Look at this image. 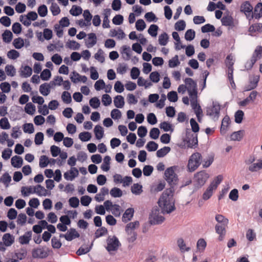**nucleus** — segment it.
Masks as SVG:
<instances>
[{
  "label": "nucleus",
  "instance_id": "obj_1",
  "mask_svg": "<svg viewBox=\"0 0 262 262\" xmlns=\"http://www.w3.org/2000/svg\"><path fill=\"white\" fill-rule=\"evenodd\" d=\"M174 190L171 187L166 189L160 196L158 205L163 213H170L175 209V200L173 197Z\"/></svg>",
  "mask_w": 262,
  "mask_h": 262
},
{
  "label": "nucleus",
  "instance_id": "obj_2",
  "mask_svg": "<svg viewBox=\"0 0 262 262\" xmlns=\"http://www.w3.org/2000/svg\"><path fill=\"white\" fill-rule=\"evenodd\" d=\"M121 245V243L116 236H110L106 239L105 248L110 255H114L118 251Z\"/></svg>",
  "mask_w": 262,
  "mask_h": 262
},
{
  "label": "nucleus",
  "instance_id": "obj_3",
  "mask_svg": "<svg viewBox=\"0 0 262 262\" xmlns=\"http://www.w3.org/2000/svg\"><path fill=\"white\" fill-rule=\"evenodd\" d=\"M255 161V158L254 156H250L245 161L247 170L251 172L262 169V159H259L256 162Z\"/></svg>",
  "mask_w": 262,
  "mask_h": 262
},
{
  "label": "nucleus",
  "instance_id": "obj_4",
  "mask_svg": "<svg viewBox=\"0 0 262 262\" xmlns=\"http://www.w3.org/2000/svg\"><path fill=\"white\" fill-rule=\"evenodd\" d=\"M162 210H160L157 207L154 208L150 214L149 217V222L150 224L157 225L161 224L165 220L164 217L163 216Z\"/></svg>",
  "mask_w": 262,
  "mask_h": 262
},
{
  "label": "nucleus",
  "instance_id": "obj_5",
  "mask_svg": "<svg viewBox=\"0 0 262 262\" xmlns=\"http://www.w3.org/2000/svg\"><path fill=\"white\" fill-rule=\"evenodd\" d=\"M222 180L223 177L220 175L214 179L203 194V199L204 200H207L211 196L213 191L216 189L218 185L221 182Z\"/></svg>",
  "mask_w": 262,
  "mask_h": 262
},
{
  "label": "nucleus",
  "instance_id": "obj_6",
  "mask_svg": "<svg viewBox=\"0 0 262 262\" xmlns=\"http://www.w3.org/2000/svg\"><path fill=\"white\" fill-rule=\"evenodd\" d=\"M202 161L201 155L199 152L193 154L189 158L187 167L189 171L192 172L196 170L200 165Z\"/></svg>",
  "mask_w": 262,
  "mask_h": 262
},
{
  "label": "nucleus",
  "instance_id": "obj_7",
  "mask_svg": "<svg viewBox=\"0 0 262 262\" xmlns=\"http://www.w3.org/2000/svg\"><path fill=\"white\" fill-rule=\"evenodd\" d=\"M177 167L172 166L167 168L164 173L165 179L170 185H176L178 182V177L176 173Z\"/></svg>",
  "mask_w": 262,
  "mask_h": 262
},
{
  "label": "nucleus",
  "instance_id": "obj_8",
  "mask_svg": "<svg viewBox=\"0 0 262 262\" xmlns=\"http://www.w3.org/2000/svg\"><path fill=\"white\" fill-rule=\"evenodd\" d=\"M234 59L233 56L230 54L228 55L225 60V64L226 67L228 68L227 73L228 79L230 81L231 86L232 88H235V84L233 81V67Z\"/></svg>",
  "mask_w": 262,
  "mask_h": 262
},
{
  "label": "nucleus",
  "instance_id": "obj_9",
  "mask_svg": "<svg viewBox=\"0 0 262 262\" xmlns=\"http://www.w3.org/2000/svg\"><path fill=\"white\" fill-rule=\"evenodd\" d=\"M184 81L190 99L198 98L196 83L190 78H186Z\"/></svg>",
  "mask_w": 262,
  "mask_h": 262
},
{
  "label": "nucleus",
  "instance_id": "obj_10",
  "mask_svg": "<svg viewBox=\"0 0 262 262\" xmlns=\"http://www.w3.org/2000/svg\"><path fill=\"white\" fill-rule=\"evenodd\" d=\"M262 57V47L258 46L255 48L252 56L249 61L245 64V68L247 70H250L256 61Z\"/></svg>",
  "mask_w": 262,
  "mask_h": 262
},
{
  "label": "nucleus",
  "instance_id": "obj_11",
  "mask_svg": "<svg viewBox=\"0 0 262 262\" xmlns=\"http://www.w3.org/2000/svg\"><path fill=\"white\" fill-rule=\"evenodd\" d=\"M50 253V249L46 247H39L32 251V256L34 258H45Z\"/></svg>",
  "mask_w": 262,
  "mask_h": 262
},
{
  "label": "nucleus",
  "instance_id": "obj_12",
  "mask_svg": "<svg viewBox=\"0 0 262 262\" xmlns=\"http://www.w3.org/2000/svg\"><path fill=\"white\" fill-rule=\"evenodd\" d=\"M190 104L192 109L193 110L199 122H201L203 117V111L201 106L198 103V98L190 99Z\"/></svg>",
  "mask_w": 262,
  "mask_h": 262
},
{
  "label": "nucleus",
  "instance_id": "obj_13",
  "mask_svg": "<svg viewBox=\"0 0 262 262\" xmlns=\"http://www.w3.org/2000/svg\"><path fill=\"white\" fill-rule=\"evenodd\" d=\"M190 104L192 109L193 110L199 122H201L203 117V111L201 106L198 103V98L190 99Z\"/></svg>",
  "mask_w": 262,
  "mask_h": 262
},
{
  "label": "nucleus",
  "instance_id": "obj_14",
  "mask_svg": "<svg viewBox=\"0 0 262 262\" xmlns=\"http://www.w3.org/2000/svg\"><path fill=\"white\" fill-rule=\"evenodd\" d=\"M259 78L260 76L259 75L254 74L250 75L249 77V83L245 86V91H249L256 88L257 86Z\"/></svg>",
  "mask_w": 262,
  "mask_h": 262
},
{
  "label": "nucleus",
  "instance_id": "obj_15",
  "mask_svg": "<svg viewBox=\"0 0 262 262\" xmlns=\"http://www.w3.org/2000/svg\"><path fill=\"white\" fill-rule=\"evenodd\" d=\"M220 108V104L216 102H213L212 105L207 107L206 111L207 115L213 118H218Z\"/></svg>",
  "mask_w": 262,
  "mask_h": 262
},
{
  "label": "nucleus",
  "instance_id": "obj_16",
  "mask_svg": "<svg viewBox=\"0 0 262 262\" xmlns=\"http://www.w3.org/2000/svg\"><path fill=\"white\" fill-rule=\"evenodd\" d=\"M253 7L248 2H244L241 6V11L244 12L249 20L253 18Z\"/></svg>",
  "mask_w": 262,
  "mask_h": 262
},
{
  "label": "nucleus",
  "instance_id": "obj_17",
  "mask_svg": "<svg viewBox=\"0 0 262 262\" xmlns=\"http://www.w3.org/2000/svg\"><path fill=\"white\" fill-rule=\"evenodd\" d=\"M209 178L208 173L204 171H200L197 173L194 177V180L198 186L203 185Z\"/></svg>",
  "mask_w": 262,
  "mask_h": 262
},
{
  "label": "nucleus",
  "instance_id": "obj_18",
  "mask_svg": "<svg viewBox=\"0 0 262 262\" xmlns=\"http://www.w3.org/2000/svg\"><path fill=\"white\" fill-rule=\"evenodd\" d=\"M78 174L79 171L78 169L76 167H71L69 171L64 173L63 176L66 180L73 181L78 176Z\"/></svg>",
  "mask_w": 262,
  "mask_h": 262
},
{
  "label": "nucleus",
  "instance_id": "obj_19",
  "mask_svg": "<svg viewBox=\"0 0 262 262\" xmlns=\"http://www.w3.org/2000/svg\"><path fill=\"white\" fill-rule=\"evenodd\" d=\"M80 236L78 232L75 229H70L65 234H60V237H64L66 240L71 241L73 239L79 237Z\"/></svg>",
  "mask_w": 262,
  "mask_h": 262
},
{
  "label": "nucleus",
  "instance_id": "obj_20",
  "mask_svg": "<svg viewBox=\"0 0 262 262\" xmlns=\"http://www.w3.org/2000/svg\"><path fill=\"white\" fill-rule=\"evenodd\" d=\"M34 193L39 196H50L51 195V192L49 191L40 185H37L34 186Z\"/></svg>",
  "mask_w": 262,
  "mask_h": 262
},
{
  "label": "nucleus",
  "instance_id": "obj_21",
  "mask_svg": "<svg viewBox=\"0 0 262 262\" xmlns=\"http://www.w3.org/2000/svg\"><path fill=\"white\" fill-rule=\"evenodd\" d=\"M70 78L73 83L82 82L85 83L88 80L85 76H81L76 72H73L70 75Z\"/></svg>",
  "mask_w": 262,
  "mask_h": 262
},
{
  "label": "nucleus",
  "instance_id": "obj_22",
  "mask_svg": "<svg viewBox=\"0 0 262 262\" xmlns=\"http://www.w3.org/2000/svg\"><path fill=\"white\" fill-rule=\"evenodd\" d=\"M227 225H220L217 224L215 226L216 232L219 234V240L222 241L223 240L226 234V227Z\"/></svg>",
  "mask_w": 262,
  "mask_h": 262
},
{
  "label": "nucleus",
  "instance_id": "obj_23",
  "mask_svg": "<svg viewBox=\"0 0 262 262\" xmlns=\"http://www.w3.org/2000/svg\"><path fill=\"white\" fill-rule=\"evenodd\" d=\"M32 69L30 67L28 66L21 67L20 69L19 75L22 77H29L32 75Z\"/></svg>",
  "mask_w": 262,
  "mask_h": 262
},
{
  "label": "nucleus",
  "instance_id": "obj_24",
  "mask_svg": "<svg viewBox=\"0 0 262 262\" xmlns=\"http://www.w3.org/2000/svg\"><path fill=\"white\" fill-rule=\"evenodd\" d=\"M97 42V37L95 33H91L88 34V38L85 41V44L88 48H92Z\"/></svg>",
  "mask_w": 262,
  "mask_h": 262
},
{
  "label": "nucleus",
  "instance_id": "obj_25",
  "mask_svg": "<svg viewBox=\"0 0 262 262\" xmlns=\"http://www.w3.org/2000/svg\"><path fill=\"white\" fill-rule=\"evenodd\" d=\"M110 36L111 37H116L119 39H122L125 37V34L120 29L118 30L112 29L110 31Z\"/></svg>",
  "mask_w": 262,
  "mask_h": 262
},
{
  "label": "nucleus",
  "instance_id": "obj_26",
  "mask_svg": "<svg viewBox=\"0 0 262 262\" xmlns=\"http://www.w3.org/2000/svg\"><path fill=\"white\" fill-rule=\"evenodd\" d=\"M11 165L15 168H20L23 164V158L18 156H15L11 158Z\"/></svg>",
  "mask_w": 262,
  "mask_h": 262
},
{
  "label": "nucleus",
  "instance_id": "obj_27",
  "mask_svg": "<svg viewBox=\"0 0 262 262\" xmlns=\"http://www.w3.org/2000/svg\"><path fill=\"white\" fill-rule=\"evenodd\" d=\"M32 237V232L31 231H28L26 232L23 235L20 236L19 238L18 241L20 244L24 245V244H28L30 241Z\"/></svg>",
  "mask_w": 262,
  "mask_h": 262
},
{
  "label": "nucleus",
  "instance_id": "obj_28",
  "mask_svg": "<svg viewBox=\"0 0 262 262\" xmlns=\"http://www.w3.org/2000/svg\"><path fill=\"white\" fill-rule=\"evenodd\" d=\"M51 88L50 84L45 83L39 86V92L43 96H47L50 93Z\"/></svg>",
  "mask_w": 262,
  "mask_h": 262
},
{
  "label": "nucleus",
  "instance_id": "obj_29",
  "mask_svg": "<svg viewBox=\"0 0 262 262\" xmlns=\"http://www.w3.org/2000/svg\"><path fill=\"white\" fill-rule=\"evenodd\" d=\"M3 241L6 246H10L14 242V237L9 233H6L3 236Z\"/></svg>",
  "mask_w": 262,
  "mask_h": 262
},
{
  "label": "nucleus",
  "instance_id": "obj_30",
  "mask_svg": "<svg viewBox=\"0 0 262 262\" xmlns=\"http://www.w3.org/2000/svg\"><path fill=\"white\" fill-rule=\"evenodd\" d=\"M114 103L117 108H122L125 104L124 99L121 95H117L114 98Z\"/></svg>",
  "mask_w": 262,
  "mask_h": 262
},
{
  "label": "nucleus",
  "instance_id": "obj_31",
  "mask_svg": "<svg viewBox=\"0 0 262 262\" xmlns=\"http://www.w3.org/2000/svg\"><path fill=\"white\" fill-rule=\"evenodd\" d=\"M139 226V222L138 221L130 222L126 226L125 231L127 233H130V232H135L134 230L138 228Z\"/></svg>",
  "mask_w": 262,
  "mask_h": 262
},
{
  "label": "nucleus",
  "instance_id": "obj_32",
  "mask_svg": "<svg viewBox=\"0 0 262 262\" xmlns=\"http://www.w3.org/2000/svg\"><path fill=\"white\" fill-rule=\"evenodd\" d=\"M134 212V209L132 208H128L126 209L124 213L123 214V222H127L130 221L133 216Z\"/></svg>",
  "mask_w": 262,
  "mask_h": 262
},
{
  "label": "nucleus",
  "instance_id": "obj_33",
  "mask_svg": "<svg viewBox=\"0 0 262 262\" xmlns=\"http://www.w3.org/2000/svg\"><path fill=\"white\" fill-rule=\"evenodd\" d=\"M130 53L131 50L129 47L125 45L122 47L121 54L124 59L129 60L131 56Z\"/></svg>",
  "mask_w": 262,
  "mask_h": 262
},
{
  "label": "nucleus",
  "instance_id": "obj_34",
  "mask_svg": "<svg viewBox=\"0 0 262 262\" xmlns=\"http://www.w3.org/2000/svg\"><path fill=\"white\" fill-rule=\"evenodd\" d=\"M111 157L106 156L103 159V162L101 166V168L105 171H107L110 169Z\"/></svg>",
  "mask_w": 262,
  "mask_h": 262
},
{
  "label": "nucleus",
  "instance_id": "obj_35",
  "mask_svg": "<svg viewBox=\"0 0 262 262\" xmlns=\"http://www.w3.org/2000/svg\"><path fill=\"white\" fill-rule=\"evenodd\" d=\"M94 132L97 139L100 140L103 138L104 131L102 126L100 125H96L94 128Z\"/></svg>",
  "mask_w": 262,
  "mask_h": 262
},
{
  "label": "nucleus",
  "instance_id": "obj_36",
  "mask_svg": "<svg viewBox=\"0 0 262 262\" xmlns=\"http://www.w3.org/2000/svg\"><path fill=\"white\" fill-rule=\"evenodd\" d=\"M13 37L12 33L8 30H6L2 34V38L4 42L9 43L11 41Z\"/></svg>",
  "mask_w": 262,
  "mask_h": 262
},
{
  "label": "nucleus",
  "instance_id": "obj_37",
  "mask_svg": "<svg viewBox=\"0 0 262 262\" xmlns=\"http://www.w3.org/2000/svg\"><path fill=\"white\" fill-rule=\"evenodd\" d=\"M21 192L24 196H28L31 193H35L34 186L22 187Z\"/></svg>",
  "mask_w": 262,
  "mask_h": 262
},
{
  "label": "nucleus",
  "instance_id": "obj_38",
  "mask_svg": "<svg viewBox=\"0 0 262 262\" xmlns=\"http://www.w3.org/2000/svg\"><path fill=\"white\" fill-rule=\"evenodd\" d=\"M25 111L28 114L33 115L36 111L35 106L31 102L27 103L25 107Z\"/></svg>",
  "mask_w": 262,
  "mask_h": 262
},
{
  "label": "nucleus",
  "instance_id": "obj_39",
  "mask_svg": "<svg viewBox=\"0 0 262 262\" xmlns=\"http://www.w3.org/2000/svg\"><path fill=\"white\" fill-rule=\"evenodd\" d=\"M244 134V130H239L233 133L230 136V139L233 141H239L241 140Z\"/></svg>",
  "mask_w": 262,
  "mask_h": 262
},
{
  "label": "nucleus",
  "instance_id": "obj_40",
  "mask_svg": "<svg viewBox=\"0 0 262 262\" xmlns=\"http://www.w3.org/2000/svg\"><path fill=\"white\" fill-rule=\"evenodd\" d=\"M230 123V119L228 117H225L223 118L222 122L221 132L222 134L226 133L227 127Z\"/></svg>",
  "mask_w": 262,
  "mask_h": 262
},
{
  "label": "nucleus",
  "instance_id": "obj_41",
  "mask_svg": "<svg viewBox=\"0 0 262 262\" xmlns=\"http://www.w3.org/2000/svg\"><path fill=\"white\" fill-rule=\"evenodd\" d=\"M253 14V17L259 18L262 16V4L258 3L255 7Z\"/></svg>",
  "mask_w": 262,
  "mask_h": 262
},
{
  "label": "nucleus",
  "instance_id": "obj_42",
  "mask_svg": "<svg viewBox=\"0 0 262 262\" xmlns=\"http://www.w3.org/2000/svg\"><path fill=\"white\" fill-rule=\"evenodd\" d=\"M168 38V36L166 33L164 32L161 34L159 36L158 39L159 44L161 46H165L167 43Z\"/></svg>",
  "mask_w": 262,
  "mask_h": 262
},
{
  "label": "nucleus",
  "instance_id": "obj_43",
  "mask_svg": "<svg viewBox=\"0 0 262 262\" xmlns=\"http://www.w3.org/2000/svg\"><path fill=\"white\" fill-rule=\"evenodd\" d=\"M50 163V160L46 156L43 155L39 158V166L41 168H44L48 166Z\"/></svg>",
  "mask_w": 262,
  "mask_h": 262
},
{
  "label": "nucleus",
  "instance_id": "obj_44",
  "mask_svg": "<svg viewBox=\"0 0 262 262\" xmlns=\"http://www.w3.org/2000/svg\"><path fill=\"white\" fill-rule=\"evenodd\" d=\"M180 64L179 60V56L177 55L170 59L168 61V66L170 68H173L178 66Z\"/></svg>",
  "mask_w": 262,
  "mask_h": 262
},
{
  "label": "nucleus",
  "instance_id": "obj_45",
  "mask_svg": "<svg viewBox=\"0 0 262 262\" xmlns=\"http://www.w3.org/2000/svg\"><path fill=\"white\" fill-rule=\"evenodd\" d=\"M0 127L3 129H9L11 128L8 119L4 117L0 120Z\"/></svg>",
  "mask_w": 262,
  "mask_h": 262
},
{
  "label": "nucleus",
  "instance_id": "obj_46",
  "mask_svg": "<svg viewBox=\"0 0 262 262\" xmlns=\"http://www.w3.org/2000/svg\"><path fill=\"white\" fill-rule=\"evenodd\" d=\"M110 194L114 198H120L123 195V192L120 188L114 187L111 190Z\"/></svg>",
  "mask_w": 262,
  "mask_h": 262
},
{
  "label": "nucleus",
  "instance_id": "obj_47",
  "mask_svg": "<svg viewBox=\"0 0 262 262\" xmlns=\"http://www.w3.org/2000/svg\"><path fill=\"white\" fill-rule=\"evenodd\" d=\"M24 40L23 38L18 37L14 39L13 45L17 49H21L24 46Z\"/></svg>",
  "mask_w": 262,
  "mask_h": 262
},
{
  "label": "nucleus",
  "instance_id": "obj_48",
  "mask_svg": "<svg viewBox=\"0 0 262 262\" xmlns=\"http://www.w3.org/2000/svg\"><path fill=\"white\" fill-rule=\"evenodd\" d=\"M82 10L79 6L74 5L70 10V13L73 16H78L82 13Z\"/></svg>",
  "mask_w": 262,
  "mask_h": 262
},
{
  "label": "nucleus",
  "instance_id": "obj_49",
  "mask_svg": "<svg viewBox=\"0 0 262 262\" xmlns=\"http://www.w3.org/2000/svg\"><path fill=\"white\" fill-rule=\"evenodd\" d=\"M149 79L154 83H158L160 79V74L157 71L151 72L149 75Z\"/></svg>",
  "mask_w": 262,
  "mask_h": 262
},
{
  "label": "nucleus",
  "instance_id": "obj_50",
  "mask_svg": "<svg viewBox=\"0 0 262 262\" xmlns=\"http://www.w3.org/2000/svg\"><path fill=\"white\" fill-rule=\"evenodd\" d=\"M142 186L139 184H134L131 187V191L133 193L139 195L142 192Z\"/></svg>",
  "mask_w": 262,
  "mask_h": 262
},
{
  "label": "nucleus",
  "instance_id": "obj_51",
  "mask_svg": "<svg viewBox=\"0 0 262 262\" xmlns=\"http://www.w3.org/2000/svg\"><path fill=\"white\" fill-rule=\"evenodd\" d=\"M61 99L66 103H70L72 101L71 94L67 91H64L61 95Z\"/></svg>",
  "mask_w": 262,
  "mask_h": 262
},
{
  "label": "nucleus",
  "instance_id": "obj_52",
  "mask_svg": "<svg viewBox=\"0 0 262 262\" xmlns=\"http://www.w3.org/2000/svg\"><path fill=\"white\" fill-rule=\"evenodd\" d=\"M170 150V148L169 147H164L163 148L158 150L157 151V156L158 157L161 158L165 156L167 154H168Z\"/></svg>",
  "mask_w": 262,
  "mask_h": 262
},
{
  "label": "nucleus",
  "instance_id": "obj_53",
  "mask_svg": "<svg viewBox=\"0 0 262 262\" xmlns=\"http://www.w3.org/2000/svg\"><path fill=\"white\" fill-rule=\"evenodd\" d=\"M107 233V230L106 228L102 227L98 229L95 233V237L99 238L106 235Z\"/></svg>",
  "mask_w": 262,
  "mask_h": 262
},
{
  "label": "nucleus",
  "instance_id": "obj_54",
  "mask_svg": "<svg viewBox=\"0 0 262 262\" xmlns=\"http://www.w3.org/2000/svg\"><path fill=\"white\" fill-rule=\"evenodd\" d=\"M44 139L43 134L41 132L37 133L34 138V142L36 145H39L42 143Z\"/></svg>",
  "mask_w": 262,
  "mask_h": 262
},
{
  "label": "nucleus",
  "instance_id": "obj_55",
  "mask_svg": "<svg viewBox=\"0 0 262 262\" xmlns=\"http://www.w3.org/2000/svg\"><path fill=\"white\" fill-rule=\"evenodd\" d=\"M195 35V31L192 29H189L185 34V38L187 41H191L194 38Z\"/></svg>",
  "mask_w": 262,
  "mask_h": 262
},
{
  "label": "nucleus",
  "instance_id": "obj_56",
  "mask_svg": "<svg viewBox=\"0 0 262 262\" xmlns=\"http://www.w3.org/2000/svg\"><path fill=\"white\" fill-rule=\"evenodd\" d=\"M7 75L13 77L15 75L16 70L12 65H7L5 68Z\"/></svg>",
  "mask_w": 262,
  "mask_h": 262
},
{
  "label": "nucleus",
  "instance_id": "obj_57",
  "mask_svg": "<svg viewBox=\"0 0 262 262\" xmlns=\"http://www.w3.org/2000/svg\"><path fill=\"white\" fill-rule=\"evenodd\" d=\"M89 103L91 107L96 109L100 106V101L97 97H95L90 100Z\"/></svg>",
  "mask_w": 262,
  "mask_h": 262
},
{
  "label": "nucleus",
  "instance_id": "obj_58",
  "mask_svg": "<svg viewBox=\"0 0 262 262\" xmlns=\"http://www.w3.org/2000/svg\"><path fill=\"white\" fill-rule=\"evenodd\" d=\"M102 102L104 106L110 105L112 102L111 97L108 94H104L102 96Z\"/></svg>",
  "mask_w": 262,
  "mask_h": 262
},
{
  "label": "nucleus",
  "instance_id": "obj_59",
  "mask_svg": "<svg viewBox=\"0 0 262 262\" xmlns=\"http://www.w3.org/2000/svg\"><path fill=\"white\" fill-rule=\"evenodd\" d=\"M38 14L41 17H45L48 14V9L45 5L40 6L37 9Z\"/></svg>",
  "mask_w": 262,
  "mask_h": 262
},
{
  "label": "nucleus",
  "instance_id": "obj_60",
  "mask_svg": "<svg viewBox=\"0 0 262 262\" xmlns=\"http://www.w3.org/2000/svg\"><path fill=\"white\" fill-rule=\"evenodd\" d=\"M103 54V51L101 49H99L94 55V58L100 62L103 63L105 60Z\"/></svg>",
  "mask_w": 262,
  "mask_h": 262
},
{
  "label": "nucleus",
  "instance_id": "obj_61",
  "mask_svg": "<svg viewBox=\"0 0 262 262\" xmlns=\"http://www.w3.org/2000/svg\"><path fill=\"white\" fill-rule=\"evenodd\" d=\"M0 89L3 93H8L11 90V84L7 82H2L0 84Z\"/></svg>",
  "mask_w": 262,
  "mask_h": 262
},
{
  "label": "nucleus",
  "instance_id": "obj_62",
  "mask_svg": "<svg viewBox=\"0 0 262 262\" xmlns=\"http://www.w3.org/2000/svg\"><path fill=\"white\" fill-rule=\"evenodd\" d=\"M91 137V134L89 132H82L79 135V138L83 142L89 141Z\"/></svg>",
  "mask_w": 262,
  "mask_h": 262
},
{
  "label": "nucleus",
  "instance_id": "obj_63",
  "mask_svg": "<svg viewBox=\"0 0 262 262\" xmlns=\"http://www.w3.org/2000/svg\"><path fill=\"white\" fill-rule=\"evenodd\" d=\"M51 77V73L48 69H45L41 73L40 78L45 81L48 80Z\"/></svg>",
  "mask_w": 262,
  "mask_h": 262
},
{
  "label": "nucleus",
  "instance_id": "obj_64",
  "mask_svg": "<svg viewBox=\"0 0 262 262\" xmlns=\"http://www.w3.org/2000/svg\"><path fill=\"white\" fill-rule=\"evenodd\" d=\"M146 28V24L144 21L140 19L136 23V28L139 31H142Z\"/></svg>",
  "mask_w": 262,
  "mask_h": 262
}]
</instances>
